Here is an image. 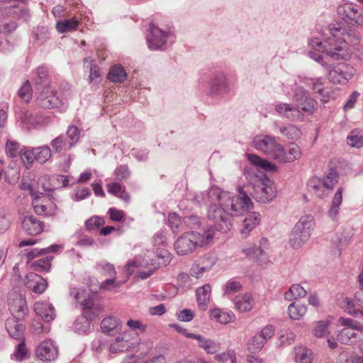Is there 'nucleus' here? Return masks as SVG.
<instances>
[{"mask_svg":"<svg viewBox=\"0 0 363 363\" xmlns=\"http://www.w3.org/2000/svg\"><path fill=\"white\" fill-rule=\"evenodd\" d=\"M95 317V315L89 312H84L82 317L78 318L74 324V330L79 334L86 333L90 329V320Z\"/></svg>","mask_w":363,"mask_h":363,"instance_id":"27","label":"nucleus"},{"mask_svg":"<svg viewBox=\"0 0 363 363\" xmlns=\"http://www.w3.org/2000/svg\"><path fill=\"white\" fill-rule=\"evenodd\" d=\"M11 224L9 214L4 209L0 208V234L6 232Z\"/></svg>","mask_w":363,"mask_h":363,"instance_id":"59","label":"nucleus"},{"mask_svg":"<svg viewBox=\"0 0 363 363\" xmlns=\"http://www.w3.org/2000/svg\"><path fill=\"white\" fill-rule=\"evenodd\" d=\"M49 30L47 27L41 26L36 28L33 31V35L35 40L45 42L49 38Z\"/></svg>","mask_w":363,"mask_h":363,"instance_id":"57","label":"nucleus"},{"mask_svg":"<svg viewBox=\"0 0 363 363\" xmlns=\"http://www.w3.org/2000/svg\"><path fill=\"white\" fill-rule=\"evenodd\" d=\"M26 286L33 292L41 294L48 287L46 280L36 273H30L26 276Z\"/></svg>","mask_w":363,"mask_h":363,"instance_id":"22","label":"nucleus"},{"mask_svg":"<svg viewBox=\"0 0 363 363\" xmlns=\"http://www.w3.org/2000/svg\"><path fill=\"white\" fill-rule=\"evenodd\" d=\"M52 259V257L51 256H48L46 257L39 259L33 262L31 267L35 271L38 272H47L51 267Z\"/></svg>","mask_w":363,"mask_h":363,"instance_id":"44","label":"nucleus"},{"mask_svg":"<svg viewBox=\"0 0 363 363\" xmlns=\"http://www.w3.org/2000/svg\"><path fill=\"white\" fill-rule=\"evenodd\" d=\"M20 119L23 128L26 130H30L34 128L36 124V120L33 113L28 111H22Z\"/></svg>","mask_w":363,"mask_h":363,"instance_id":"46","label":"nucleus"},{"mask_svg":"<svg viewBox=\"0 0 363 363\" xmlns=\"http://www.w3.org/2000/svg\"><path fill=\"white\" fill-rule=\"evenodd\" d=\"M208 83V92L212 96H220L229 91V83L226 74L222 70L212 72Z\"/></svg>","mask_w":363,"mask_h":363,"instance_id":"11","label":"nucleus"},{"mask_svg":"<svg viewBox=\"0 0 363 363\" xmlns=\"http://www.w3.org/2000/svg\"><path fill=\"white\" fill-rule=\"evenodd\" d=\"M52 82V76L48 67L45 66L38 67L35 75L33 78V83L36 90L45 87H50Z\"/></svg>","mask_w":363,"mask_h":363,"instance_id":"21","label":"nucleus"},{"mask_svg":"<svg viewBox=\"0 0 363 363\" xmlns=\"http://www.w3.org/2000/svg\"><path fill=\"white\" fill-rule=\"evenodd\" d=\"M287 149L286 147H284L281 144H280L279 147L277 150L275 155L273 157V160L281 162V163H287L289 162L288 160H286L285 157L288 158L287 157Z\"/></svg>","mask_w":363,"mask_h":363,"instance_id":"60","label":"nucleus"},{"mask_svg":"<svg viewBox=\"0 0 363 363\" xmlns=\"http://www.w3.org/2000/svg\"><path fill=\"white\" fill-rule=\"evenodd\" d=\"M275 111L290 121H301L303 118V113L299 107L291 104L279 103L275 106Z\"/></svg>","mask_w":363,"mask_h":363,"instance_id":"17","label":"nucleus"},{"mask_svg":"<svg viewBox=\"0 0 363 363\" xmlns=\"http://www.w3.org/2000/svg\"><path fill=\"white\" fill-rule=\"evenodd\" d=\"M327 71L328 79L335 84H345L355 74L354 67L347 64L328 66Z\"/></svg>","mask_w":363,"mask_h":363,"instance_id":"9","label":"nucleus"},{"mask_svg":"<svg viewBox=\"0 0 363 363\" xmlns=\"http://www.w3.org/2000/svg\"><path fill=\"white\" fill-rule=\"evenodd\" d=\"M211 291V286L209 284H205L196 291L198 305L199 307H202L203 309H205L209 303Z\"/></svg>","mask_w":363,"mask_h":363,"instance_id":"30","label":"nucleus"},{"mask_svg":"<svg viewBox=\"0 0 363 363\" xmlns=\"http://www.w3.org/2000/svg\"><path fill=\"white\" fill-rule=\"evenodd\" d=\"M211 267V265H204V260H199L193 264L190 269V274L195 278L199 279L202 276L204 272L209 270Z\"/></svg>","mask_w":363,"mask_h":363,"instance_id":"48","label":"nucleus"},{"mask_svg":"<svg viewBox=\"0 0 363 363\" xmlns=\"http://www.w3.org/2000/svg\"><path fill=\"white\" fill-rule=\"evenodd\" d=\"M118 325L119 322L115 317L108 316L102 320L101 328L104 333L110 334L118 328Z\"/></svg>","mask_w":363,"mask_h":363,"instance_id":"42","label":"nucleus"},{"mask_svg":"<svg viewBox=\"0 0 363 363\" xmlns=\"http://www.w3.org/2000/svg\"><path fill=\"white\" fill-rule=\"evenodd\" d=\"M276 127L283 135L290 140H298L302 135L301 129L295 125L276 124Z\"/></svg>","mask_w":363,"mask_h":363,"instance_id":"29","label":"nucleus"},{"mask_svg":"<svg viewBox=\"0 0 363 363\" xmlns=\"http://www.w3.org/2000/svg\"><path fill=\"white\" fill-rule=\"evenodd\" d=\"M114 174L116 179L122 181L130 177V171L127 164H121L116 167Z\"/></svg>","mask_w":363,"mask_h":363,"instance_id":"58","label":"nucleus"},{"mask_svg":"<svg viewBox=\"0 0 363 363\" xmlns=\"http://www.w3.org/2000/svg\"><path fill=\"white\" fill-rule=\"evenodd\" d=\"M296 337V335L294 333L291 331H285V333L280 335L279 340L280 344L279 346L289 345L294 342Z\"/></svg>","mask_w":363,"mask_h":363,"instance_id":"62","label":"nucleus"},{"mask_svg":"<svg viewBox=\"0 0 363 363\" xmlns=\"http://www.w3.org/2000/svg\"><path fill=\"white\" fill-rule=\"evenodd\" d=\"M105 221L103 218L99 216H92L88 219L85 223L86 228L89 231H91L98 229L99 227L104 225Z\"/></svg>","mask_w":363,"mask_h":363,"instance_id":"56","label":"nucleus"},{"mask_svg":"<svg viewBox=\"0 0 363 363\" xmlns=\"http://www.w3.org/2000/svg\"><path fill=\"white\" fill-rule=\"evenodd\" d=\"M52 157V151L48 145H42L36 147L24 146L21 150V157L26 160L28 164L31 166L34 161L44 164Z\"/></svg>","mask_w":363,"mask_h":363,"instance_id":"8","label":"nucleus"},{"mask_svg":"<svg viewBox=\"0 0 363 363\" xmlns=\"http://www.w3.org/2000/svg\"><path fill=\"white\" fill-rule=\"evenodd\" d=\"M211 316L216 321L222 323L227 324L233 320V315L228 312H225L219 308H214L211 311Z\"/></svg>","mask_w":363,"mask_h":363,"instance_id":"39","label":"nucleus"},{"mask_svg":"<svg viewBox=\"0 0 363 363\" xmlns=\"http://www.w3.org/2000/svg\"><path fill=\"white\" fill-rule=\"evenodd\" d=\"M333 25L337 28V30H340L338 33L346 48H347V45L349 44L358 45L361 36L360 33L357 30L343 28L340 23H333Z\"/></svg>","mask_w":363,"mask_h":363,"instance_id":"20","label":"nucleus"},{"mask_svg":"<svg viewBox=\"0 0 363 363\" xmlns=\"http://www.w3.org/2000/svg\"><path fill=\"white\" fill-rule=\"evenodd\" d=\"M253 145L257 150L262 151L269 157L273 159L280 143L276 140L275 138L264 135L255 138L253 140Z\"/></svg>","mask_w":363,"mask_h":363,"instance_id":"15","label":"nucleus"},{"mask_svg":"<svg viewBox=\"0 0 363 363\" xmlns=\"http://www.w3.org/2000/svg\"><path fill=\"white\" fill-rule=\"evenodd\" d=\"M20 143L16 140H8L5 145L6 155L11 158L16 157L18 154L21 155Z\"/></svg>","mask_w":363,"mask_h":363,"instance_id":"53","label":"nucleus"},{"mask_svg":"<svg viewBox=\"0 0 363 363\" xmlns=\"http://www.w3.org/2000/svg\"><path fill=\"white\" fill-rule=\"evenodd\" d=\"M127 77V74L121 65H115L110 69L108 79L113 82H122Z\"/></svg>","mask_w":363,"mask_h":363,"instance_id":"35","label":"nucleus"},{"mask_svg":"<svg viewBox=\"0 0 363 363\" xmlns=\"http://www.w3.org/2000/svg\"><path fill=\"white\" fill-rule=\"evenodd\" d=\"M36 355L42 361H52L57 358L58 350L50 340H45L37 347Z\"/></svg>","mask_w":363,"mask_h":363,"instance_id":"18","label":"nucleus"},{"mask_svg":"<svg viewBox=\"0 0 363 363\" xmlns=\"http://www.w3.org/2000/svg\"><path fill=\"white\" fill-rule=\"evenodd\" d=\"M66 135L65 145H68V148H71L78 143L81 136V130L74 125H69L66 132Z\"/></svg>","mask_w":363,"mask_h":363,"instance_id":"33","label":"nucleus"},{"mask_svg":"<svg viewBox=\"0 0 363 363\" xmlns=\"http://www.w3.org/2000/svg\"><path fill=\"white\" fill-rule=\"evenodd\" d=\"M347 143L356 148H360L363 146V135L359 130H352L347 136Z\"/></svg>","mask_w":363,"mask_h":363,"instance_id":"43","label":"nucleus"},{"mask_svg":"<svg viewBox=\"0 0 363 363\" xmlns=\"http://www.w3.org/2000/svg\"><path fill=\"white\" fill-rule=\"evenodd\" d=\"M307 294V291L299 284H293L284 294L285 299L287 301H292L293 299H297L303 298Z\"/></svg>","mask_w":363,"mask_h":363,"instance_id":"36","label":"nucleus"},{"mask_svg":"<svg viewBox=\"0 0 363 363\" xmlns=\"http://www.w3.org/2000/svg\"><path fill=\"white\" fill-rule=\"evenodd\" d=\"M207 218L209 220L212 221L214 224L210 225L208 228H213L214 231V236L216 233H226L230 230L231 228V219L228 214H226L216 203H212L209 206Z\"/></svg>","mask_w":363,"mask_h":363,"instance_id":"6","label":"nucleus"},{"mask_svg":"<svg viewBox=\"0 0 363 363\" xmlns=\"http://www.w3.org/2000/svg\"><path fill=\"white\" fill-rule=\"evenodd\" d=\"M167 223L174 233H177L184 230L183 219L182 220L176 213L168 214Z\"/></svg>","mask_w":363,"mask_h":363,"instance_id":"38","label":"nucleus"},{"mask_svg":"<svg viewBox=\"0 0 363 363\" xmlns=\"http://www.w3.org/2000/svg\"><path fill=\"white\" fill-rule=\"evenodd\" d=\"M38 91L40 93L37 99V102L42 108H54L61 104V101L57 95V92L55 91L51 86L45 87Z\"/></svg>","mask_w":363,"mask_h":363,"instance_id":"16","label":"nucleus"},{"mask_svg":"<svg viewBox=\"0 0 363 363\" xmlns=\"http://www.w3.org/2000/svg\"><path fill=\"white\" fill-rule=\"evenodd\" d=\"M314 225L315 223L312 216L301 217L290 234V246L294 249L301 247L311 237Z\"/></svg>","mask_w":363,"mask_h":363,"instance_id":"5","label":"nucleus"},{"mask_svg":"<svg viewBox=\"0 0 363 363\" xmlns=\"http://www.w3.org/2000/svg\"><path fill=\"white\" fill-rule=\"evenodd\" d=\"M7 13H9V16H13L23 21H27L30 17L28 9L25 6H10Z\"/></svg>","mask_w":363,"mask_h":363,"instance_id":"47","label":"nucleus"},{"mask_svg":"<svg viewBox=\"0 0 363 363\" xmlns=\"http://www.w3.org/2000/svg\"><path fill=\"white\" fill-rule=\"evenodd\" d=\"M169 32L162 30L152 23H150L149 33L147 35L148 48L152 50H163L167 48V39Z\"/></svg>","mask_w":363,"mask_h":363,"instance_id":"10","label":"nucleus"},{"mask_svg":"<svg viewBox=\"0 0 363 363\" xmlns=\"http://www.w3.org/2000/svg\"><path fill=\"white\" fill-rule=\"evenodd\" d=\"M337 12L346 23L363 28V14L357 4L350 2L343 4L337 7Z\"/></svg>","mask_w":363,"mask_h":363,"instance_id":"7","label":"nucleus"},{"mask_svg":"<svg viewBox=\"0 0 363 363\" xmlns=\"http://www.w3.org/2000/svg\"><path fill=\"white\" fill-rule=\"evenodd\" d=\"M337 340L343 345H351L356 344L361 338L360 336L351 330V328H343L338 333Z\"/></svg>","mask_w":363,"mask_h":363,"instance_id":"26","label":"nucleus"},{"mask_svg":"<svg viewBox=\"0 0 363 363\" xmlns=\"http://www.w3.org/2000/svg\"><path fill=\"white\" fill-rule=\"evenodd\" d=\"M265 342L264 337H262L258 333L250 340L247 345V349L252 353L258 352L263 347Z\"/></svg>","mask_w":363,"mask_h":363,"instance_id":"45","label":"nucleus"},{"mask_svg":"<svg viewBox=\"0 0 363 363\" xmlns=\"http://www.w3.org/2000/svg\"><path fill=\"white\" fill-rule=\"evenodd\" d=\"M22 320H23V319H18L13 317H10L6 320L5 327L11 338L17 340L23 339L26 328L24 325L20 323V321Z\"/></svg>","mask_w":363,"mask_h":363,"instance_id":"19","label":"nucleus"},{"mask_svg":"<svg viewBox=\"0 0 363 363\" xmlns=\"http://www.w3.org/2000/svg\"><path fill=\"white\" fill-rule=\"evenodd\" d=\"M201 218L195 214L187 215L183 217L184 230L186 228L196 229L201 225Z\"/></svg>","mask_w":363,"mask_h":363,"instance_id":"50","label":"nucleus"},{"mask_svg":"<svg viewBox=\"0 0 363 363\" xmlns=\"http://www.w3.org/2000/svg\"><path fill=\"white\" fill-rule=\"evenodd\" d=\"M21 342L17 345L13 356H14L16 360L21 362L24 360L28 356V351L26 348L24 339L21 340Z\"/></svg>","mask_w":363,"mask_h":363,"instance_id":"55","label":"nucleus"},{"mask_svg":"<svg viewBox=\"0 0 363 363\" xmlns=\"http://www.w3.org/2000/svg\"><path fill=\"white\" fill-rule=\"evenodd\" d=\"M18 94L19 97L26 103L30 101L31 99V90L28 82L21 86L18 90Z\"/></svg>","mask_w":363,"mask_h":363,"instance_id":"61","label":"nucleus"},{"mask_svg":"<svg viewBox=\"0 0 363 363\" xmlns=\"http://www.w3.org/2000/svg\"><path fill=\"white\" fill-rule=\"evenodd\" d=\"M23 230L30 235H37L43 230V223L34 216H25L22 220Z\"/></svg>","mask_w":363,"mask_h":363,"instance_id":"23","label":"nucleus"},{"mask_svg":"<svg viewBox=\"0 0 363 363\" xmlns=\"http://www.w3.org/2000/svg\"><path fill=\"white\" fill-rule=\"evenodd\" d=\"M245 175L252 185L253 191L250 194L255 200L267 203L276 196L274 182L263 172L256 168H250L246 170Z\"/></svg>","mask_w":363,"mask_h":363,"instance_id":"2","label":"nucleus"},{"mask_svg":"<svg viewBox=\"0 0 363 363\" xmlns=\"http://www.w3.org/2000/svg\"><path fill=\"white\" fill-rule=\"evenodd\" d=\"M78 24L76 19H67L58 21L56 24V29L60 33L69 32L77 29Z\"/></svg>","mask_w":363,"mask_h":363,"instance_id":"40","label":"nucleus"},{"mask_svg":"<svg viewBox=\"0 0 363 363\" xmlns=\"http://www.w3.org/2000/svg\"><path fill=\"white\" fill-rule=\"evenodd\" d=\"M199 347L204 350L207 354H216L220 350V344L213 340L206 338L199 345Z\"/></svg>","mask_w":363,"mask_h":363,"instance_id":"51","label":"nucleus"},{"mask_svg":"<svg viewBox=\"0 0 363 363\" xmlns=\"http://www.w3.org/2000/svg\"><path fill=\"white\" fill-rule=\"evenodd\" d=\"M268 250L269 241L267 238H262L258 247L253 246L245 248L242 251L247 257L254 259L260 265H263L269 262Z\"/></svg>","mask_w":363,"mask_h":363,"instance_id":"14","label":"nucleus"},{"mask_svg":"<svg viewBox=\"0 0 363 363\" xmlns=\"http://www.w3.org/2000/svg\"><path fill=\"white\" fill-rule=\"evenodd\" d=\"M307 188L309 191L314 193L319 198H324L328 195L322 181L317 177H312L308 180Z\"/></svg>","mask_w":363,"mask_h":363,"instance_id":"28","label":"nucleus"},{"mask_svg":"<svg viewBox=\"0 0 363 363\" xmlns=\"http://www.w3.org/2000/svg\"><path fill=\"white\" fill-rule=\"evenodd\" d=\"M329 322L328 320H320L317 322L314 328V335L318 337L328 336L330 333L328 329Z\"/></svg>","mask_w":363,"mask_h":363,"instance_id":"54","label":"nucleus"},{"mask_svg":"<svg viewBox=\"0 0 363 363\" xmlns=\"http://www.w3.org/2000/svg\"><path fill=\"white\" fill-rule=\"evenodd\" d=\"M214 238L213 228H207L203 233L191 231L182 235L174 242V248L179 255L192 253L197 247L207 245Z\"/></svg>","mask_w":363,"mask_h":363,"instance_id":"3","label":"nucleus"},{"mask_svg":"<svg viewBox=\"0 0 363 363\" xmlns=\"http://www.w3.org/2000/svg\"><path fill=\"white\" fill-rule=\"evenodd\" d=\"M177 315L178 319L183 322H190L195 316L194 312L190 309H183Z\"/></svg>","mask_w":363,"mask_h":363,"instance_id":"64","label":"nucleus"},{"mask_svg":"<svg viewBox=\"0 0 363 363\" xmlns=\"http://www.w3.org/2000/svg\"><path fill=\"white\" fill-rule=\"evenodd\" d=\"M34 311L38 316H40L46 322H50L54 319L55 309L50 304L43 302L35 303Z\"/></svg>","mask_w":363,"mask_h":363,"instance_id":"25","label":"nucleus"},{"mask_svg":"<svg viewBox=\"0 0 363 363\" xmlns=\"http://www.w3.org/2000/svg\"><path fill=\"white\" fill-rule=\"evenodd\" d=\"M287 149V157H285L289 162H291L294 160H299L301 157V150L300 147L295 143H290L286 146Z\"/></svg>","mask_w":363,"mask_h":363,"instance_id":"52","label":"nucleus"},{"mask_svg":"<svg viewBox=\"0 0 363 363\" xmlns=\"http://www.w3.org/2000/svg\"><path fill=\"white\" fill-rule=\"evenodd\" d=\"M289 317L293 320H299L306 313V306L299 303H291L288 308Z\"/></svg>","mask_w":363,"mask_h":363,"instance_id":"37","label":"nucleus"},{"mask_svg":"<svg viewBox=\"0 0 363 363\" xmlns=\"http://www.w3.org/2000/svg\"><path fill=\"white\" fill-rule=\"evenodd\" d=\"M8 304L11 317L24 320L28 315L29 311L26 298L21 294H10Z\"/></svg>","mask_w":363,"mask_h":363,"instance_id":"13","label":"nucleus"},{"mask_svg":"<svg viewBox=\"0 0 363 363\" xmlns=\"http://www.w3.org/2000/svg\"><path fill=\"white\" fill-rule=\"evenodd\" d=\"M131 155L139 162L146 161L148 158L149 151L147 149H132Z\"/></svg>","mask_w":363,"mask_h":363,"instance_id":"63","label":"nucleus"},{"mask_svg":"<svg viewBox=\"0 0 363 363\" xmlns=\"http://www.w3.org/2000/svg\"><path fill=\"white\" fill-rule=\"evenodd\" d=\"M216 195L219 201V207L229 215L230 218L238 215L239 208L249 211L252 208V202L247 191L242 187H238V194L233 196L228 191H223L219 189H211L209 196Z\"/></svg>","mask_w":363,"mask_h":363,"instance_id":"1","label":"nucleus"},{"mask_svg":"<svg viewBox=\"0 0 363 363\" xmlns=\"http://www.w3.org/2000/svg\"><path fill=\"white\" fill-rule=\"evenodd\" d=\"M234 303L237 310L241 313L249 311L252 308L251 297L248 294L237 296Z\"/></svg>","mask_w":363,"mask_h":363,"instance_id":"34","label":"nucleus"},{"mask_svg":"<svg viewBox=\"0 0 363 363\" xmlns=\"http://www.w3.org/2000/svg\"><path fill=\"white\" fill-rule=\"evenodd\" d=\"M342 191L343 189L342 187L337 189L328 210V216L333 220H336L337 217L340 206L342 201Z\"/></svg>","mask_w":363,"mask_h":363,"instance_id":"31","label":"nucleus"},{"mask_svg":"<svg viewBox=\"0 0 363 363\" xmlns=\"http://www.w3.org/2000/svg\"><path fill=\"white\" fill-rule=\"evenodd\" d=\"M338 174L334 169H330L328 173L322 181L323 186L328 190H332L337 183Z\"/></svg>","mask_w":363,"mask_h":363,"instance_id":"49","label":"nucleus"},{"mask_svg":"<svg viewBox=\"0 0 363 363\" xmlns=\"http://www.w3.org/2000/svg\"><path fill=\"white\" fill-rule=\"evenodd\" d=\"M328 29L330 36L324 40L323 52L334 60H346L349 56L348 49L345 46L340 37V30L332 24H330Z\"/></svg>","mask_w":363,"mask_h":363,"instance_id":"4","label":"nucleus"},{"mask_svg":"<svg viewBox=\"0 0 363 363\" xmlns=\"http://www.w3.org/2000/svg\"><path fill=\"white\" fill-rule=\"evenodd\" d=\"M310 351L305 347H296L294 348V359L299 363H310L311 361Z\"/></svg>","mask_w":363,"mask_h":363,"instance_id":"41","label":"nucleus"},{"mask_svg":"<svg viewBox=\"0 0 363 363\" xmlns=\"http://www.w3.org/2000/svg\"><path fill=\"white\" fill-rule=\"evenodd\" d=\"M292 99L296 103V106L299 107L302 113L312 114L316 110V101L310 96L307 90L302 87H297L294 90Z\"/></svg>","mask_w":363,"mask_h":363,"instance_id":"12","label":"nucleus"},{"mask_svg":"<svg viewBox=\"0 0 363 363\" xmlns=\"http://www.w3.org/2000/svg\"><path fill=\"white\" fill-rule=\"evenodd\" d=\"M132 344L123 337H117L111 342L109 350L112 353L123 352L131 347Z\"/></svg>","mask_w":363,"mask_h":363,"instance_id":"32","label":"nucleus"},{"mask_svg":"<svg viewBox=\"0 0 363 363\" xmlns=\"http://www.w3.org/2000/svg\"><path fill=\"white\" fill-rule=\"evenodd\" d=\"M261 216L258 212L248 213L243 220L240 233L243 238L248 236L250 233L259 223Z\"/></svg>","mask_w":363,"mask_h":363,"instance_id":"24","label":"nucleus"}]
</instances>
